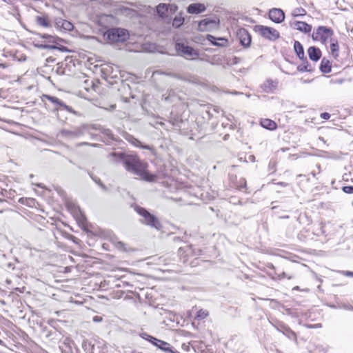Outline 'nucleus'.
Segmentation results:
<instances>
[{"label": "nucleus", "instance_id": "1", "mask_svg": "<svg viewBox=\"0 0 353 353\" xmlns=\"http://www.w3.org/2000/svg\"><path fill=\"white\" fill-rule=\"evenodd\" d=\"M108 157L112 161L122 162L127 171L139 176L145 181H152L154 179V176L147 171V163L142 161L135 154L112 152Z\"/></svg>", "mask_w": 353, "mask_h": 353}, {"label": "nucleus", "instance_id": "46", "mask_svg": "<svg viewBox=\"0 0 353 353\" xmlns=\"http://www.w3.org/2000/svg\"><path fill=\"white\" fill-rule=\"evenodd\" d=\"M115 107H116L115 105H110V110H114L115 108Z\"/></svg>", "mask_w": 353, "mask_h": 353}, {"label": "nucleus", "instance_id": "11", "mask_svg": "<svg viewBox=\"0 0 353 353\" xmlns=\"http://www.w3.org/2000/svg\"><path fill=\"white\" fill-rule=\"evenodd\" d=\"M200 252V250L194 249L192 245H188L184 248H180L179 249V254L182 258L183 263L188 261V257L189 256L199 255Z\"/></svg>", "mask_w": 353, "mask_h": 353}, {"label": "nucleus", "instance_id": "18", "mask_svg": "<svg viewBox=\"0 0 353 353\" xmlns=\"http://www.w3.org/2000/svg\"><path fill=\"white\" fill-rule=\"evenodd\" d=\"M206 39L208 41L211 42L212 45L219 47H225L228 43V39L224 37L216 38L210 34H208Z\"/></svg>", "mask_w": 353, "mask_h": 353}, {"label": "nucleus", "instance_id": "25", "mask_svg": "<svg viewBox=\"0 0 353 353\" xmlns=\"http://www.w3.org/2000/svg\"><path fill=\"white\" fill-rule=\"evenodd\" d=\"M330 51L333 57L335 59L339 56V47L338 41L335 39H332L330 41Z\"/></svg>", "mask_w": 353, "mask_h": 353}, {"label": "nucleus", "instance_id": "31", "mask_svg": "<svg viewBox=\"0 0 353 353\" xmlns=\"http://www.w3.org/2000/svg\"><path fill=\"white\" fill-rule=\"evenodd\" d=\"M208 314L209 313L207 310L201 309L197 312L195 319L197 320H203L205 319Z\"/></svg>", "mask_w": 353, "mask_h": 353}, {"label": "nucleus", "instance_id": "33", "mask_svg": "<svg viewBox=\"0 0 353 353\" xmlns=\"http://www.w3.org/2000/svg\"><path fill=\"white\" fill-rule=\"evenodd\" d=\"M343 191L347 194H352L353 186H344L343 187Z\"/></svg>", "mask_w": 353, "mask_h": 353}, {"label": "nucleus", "instance_id": "22", "mask_svg": "<svg viewBox=\"0 0 353 353\" xmlns=\"http://www.w3.org/2000/svg\"><path fill=\"white\" fill-rule=\"evenodd\" d=\"M307 53L310 59L314 61L319 60L321 56V50L314 46L310 47L307 50Z\"/></svg>", "mask_w": 353, "mask_h": 353}, {"label": "nucleus", "instance_id": "35", "mask_svg": "<svg viewBox=\"0 0 353 353\" xmlns=\"http://www.w3.org/2000/svg\"><path fill=\"white\" fill-rule=\"evenodd\" d=\"M41 37L42 38H43V39H50V42L54 43V38L52 36L50 35V34H43Z\"/></svg>", "mask_w": 353, "mask_h": 353}, {"label": "nucleus", "instance_id": "19", "mask_svg": "<svg viewBox=\"0 0 353 353\" xmlns=\"http://www.w3.org/2000/svg\"><path fill=\"white\" fill-rule=\"evenodd\" d=\"M205 10V6L203 3H192L188 6L187 11L190 14H199Z\"/></svg>", "mask_w": 353, "mask_h": 353}, {"label": "nucleus", "instance_id": "43", "mask_svg": "<svg viewBox=\"0 0 353 353\" xmlns=\"http://www.w3.org/2000/svg\"><path fill=\"white\" fill-rule=\"evenodd\" d=\"M165 101H172V100H171V97H170V95L165 97Z\"/></svg>", "mask_w": 353, "mask_h": 353}, {"label": "nucleus", "instance_id": "49", "mask_svg": "<svg viewBox=\"0 0 353 353\" xmlns=\"http://www.w3.org/2000/svg\"><path fill=\"white\" fill-rule=\"evenodd\" d=\"M282 218H283V219H288V218H289V216H283Z\"/></svg>", "mask_w": 353, "mask_h": 353}, {"label": "nucleus", "instance_id": "17", "mask_svg": "<svg viewBox=\"0 0 353 353\" xmlns=\"http://www.w3.org/2000/svg\"><path fill=\"white\" fill-rule=\"evenodd\" d=\"M277 81L268 79L261 85V88L266 93H272L277 88Z\"/></svg>", "mask_w": 353, "mask_h": 353}, {"label": "nucleus", "instance_id": "45", "mask_svg": "<svg viewBox=\"0 0 353 353\" xmlns=\"http://www.w3.org/2000/svg\"><path fill=\"white\" fill-rule=\"evenodd\" d=\"M321 327V325L320 324H317V325H310V327Z\"/></svg>", "mask_w": 353, "mask_h": 353}, {"label": "nucleus", "instance_id": "34", "mask_svg": "<svg viewBox=\"0 0 353 353\" xmlns=\"http://www.w3.org/2000/svg\"><path fill=\"white\" fill-rule=\"evenodd\" d=\"M279 279H281L283 278H287L288 279H292L293 278V276L289 275L288 276L285 272H283L281 274H279L277 275Z\"/></svg>", "mask_w": 353, "mask_h": 353}, {"label": "nucleus", "instance_id": "55", "mask_svg": "<svg viewBox=\"0 0 353 353\" xmlns=\"http://www.w3.org/2000/svg\"><path fill=\"white\" fill-rule=\"evenodd\" d=\"M2 343V341L0 339V344Z\"/></svg>", "mask_w": 353, "mask_h": 353}, {"label": "nucleus", "instance_id": "36", "mask_svg": "<svg viewBox=\"0 0 353 353\" xmlns=\"http://www.w3.org/2000/svg\"><path fill=\"white\" fill-rule=\"evenodd\" d=\"M330 117V114L327 112H323V113H321V118H322L323 119H329Z\"/></svg>", "mask_w": 353, "mask_h": 353}, {"label": "nucleus", "instance_id": "9", "mask_svg": "<svg viewBox=\"0 0 353 353\" xmlns=\"http://www.w3.org/2000/svg\"><path fill=\"white\" fill-rule=\"evenodd\" d=\"M68 208L79 224H85L86 217L78 205L73 203H68Z\"/></svg>", "mask_w": 353, "mask_h": 353}, {"label": "nucleus", "instance_id": "26", "mask_svg": "<svg viewBox=\"0 0 353 353\" xmlns=\"http://www.w3.org/2000/svg\"><path fill=\"white\" fill-rule=\"evenodd\" d=\"M294 48L299 59H303L305 57V54L302 44L299 41H296L294 43Z\"/></svg>", "mask_w": 353, "mask_h": 353}, {"label": "nucleus", "instance_id": "6", "mask_svg": "<svg viewBox=\"0 0 353 353\" xmlns=\"http://www.w3.org/2000/svg\"><path fill=\"white\" fill-rule=\"evenodd\" d=\"M256 30L263 37L270 41H274L279 37V32L273 28L264 26H256Z\"/></svg>", "mask_w": 353, "mask_h": 353}, {"label": "nucleus", "instance_id": "44", "mask_svg": "<svg viewBox=\"0 0 353 353\" xmlns=\"http://www.w3.org/2000/svg\"><path fill=\"white\" fill-rule=\"evenodd\" d=\"M3 1L5 2H7V3H12L14 0H3Z\"/></svg>", "mask_w": 353, "mask_h": 353}, {"label": "nucleus", "instance_id": "24", "mask_svg": "<svg viewBox=\"0 0 353 353\" xmlns=\"http://www.w3.org/2000/svg\"><path fill=\"white\" fill-rule=\"evenodd\" d=\"M261 125L263 128L270 130H274L277 128L276 123L274 121L269 119H261Z\"/></svg>", "mask_w": 353, "mask_h": 353}, {"label": "nucleus", "instance_id": "7", "mask_svg": "<svg viewBox=\"0 0 353 353\" xmlns=\"http://www.w3.org/2000/svg\"><path fill=\"white\" fill-rule=\"evenodd\" d=\"M219 19L214 17L212 19H204L199 23V30L202 32L212 31L219 28Z\"/></svg>", "mask_w": 353, "mask_h": 353}, {"label": "nucleus", "instance_id": "50", "mask_svg": "<svg viewBox=\"0 0 353 353\" xmlns=\"http://www.w3.org/2000/svg\"><path fill=\"white\" fill-rule=\"evenodd\" d=\"M310 81L304 80V81H303V83H308V82H310Z\"/></svg>", "mask_w": 353, "mask_h": 353}, {"label": "nucleus", "instance_id": "8", "mask_svg": "<svg viewBox=\"0 0 353 353\" xmlns=\"http://www.w3.org/2000/svg\"><path fill=\"white\" fill-rule=\"evenodd\" d=\"M148 338H146L147 340H148L150 342H151L152 344H154L155 346L158 347L159 349L163 350L165 353H180L179 351L174 350L170 343L157 339L153 336L147 335Z\"/></svg>", "mask_w": 353, "mask_h": 353}, {"label": "nucleus", "instance_id": "23", "mask_svg": "<svg viewBox=\"0 0 353 353\" xmlns=\"http://www.w3.org/2000/svg\"><path fill=\"white\" fill-rule=\"evenodd\" d=\"M125 139L128 140V141H129L130 143H132L136 147L141 148L143 149H146L149 150H152V148L151 146L142 144L140 141H139L132 135H127Z\"/></svg>", "mask_w": 353, "mask_h": 353}, {"label": "nucleus", "instance_id": "16", "mask_svg": "<svg viewBox=\"0 0 353 353\" xmlns=\"http://www.w3.org/2000/svg\"><path fill=\"white\" fill-rule=\"evenodd\" d=\"M290 26L304 33H310L312 30V26L303 21H292L290 22Z\"/></svg>", "mask_w": 353, "mask_h": 353}, {"label": "nucleus", "instance_id": "2", "mask_svg": "<svg viewBox=\"0 0 353 353\" xmlns=\"http://www.w3.org/2000/svg\"><path fill=\"white\" fill-rule=\"evenodd\" d=\"M134 210L141 216L140 221L151 228H155L156 230H160L161 224L159 220L153 214L148 212L145 208L135 206Z\"/></svg>", "mask_w": 353, "mask_h": 353}, {"label": "nucleus", "instance_id": "48", "mask_svg": "<svg viewBox=\"0 0 353 353\" xmlns=\"http://www.w3.org/2000/svg\"><path fill=\"white\" fill-rule=\"evenodd\" d=\"M232 94H242L241 92H232Z\"/></svg>", "mask_w": 353, "mask_h": 353}, {"label": "nucleus", "instance_id": "42", "mask_svg": "<svg viewBox=\"0 0 353 353\" xmlns=\"http://www.w3.org/2000/svg\"><path fill=\"white\" fill-rule=\"evenodd\" d=\"M277 185L285 187V186H287V185H288V183H284V182H279V183H277Z\"/></svg>", "mask_w": 353, "mask_h": 353}, {"label": "nucleus", "instance_id": "47", "mask_svg": "<svg viewBox=\"0 0 353 353\" xmlns=\"http://www.w3.org/2000/svg\"><path fill=\"white\" fill-rule=\"evenodd\" d=\"M8 267L9 268H12V269H14V268L12 267V264H11V263H8Z\"/></svg>", "mask_w": 353, "mask_h": 353}, {"label": "nucleus", "instance_id": "37", "mask_svg": "<svg viewBox=\"0 0 353 353\" xmlns=\"http://www.w3.org/2000/svg\"><path fill=\"white\" fill-rule=\"evenodd\" d=\"M343 274L347 276H353V272L350 271H344Z\"/></svg>", "mask_w": 353, "mask_h": 353}, {"label": "nucleus", "instance_id": "10", "mask_svg": "<svg viewBox=\"0 0 353 353\" xmlns=\"http://www.w3.org/2000/svg\"><path fill=\"white\" fill-rule=\"evenodd\" d=\"M43 98L48 99L54 105L55 110H64L69 112H73L72 108L70 106L65 104L62 101L56 97L45 94L43 95Z\"/></svg>", "mask_w": 353, "mask_h": 353}, {"label": "nucleus", "instance_id": "3", "mask_svg": "<svg viewBox=\"0 0 353 353\" xmlns=\"http://www.w3.org/2000/svg\"><path fill=\"white\" fill-rule=\"evenodd\" d=\"M333 34L334 31L332 28L321 26L314 30L312 38L315 41L326 45L332 39Z\"/></svg>", "mask_w": 353, "mask_h": 353}, {"label": "nucleus", "instance_id": "28", "mask_svg": "<svg viewBox=\"0 0 353 353\" xmlns=\"http://www.w3.org/2000/svg\"><path fill=\"white\" fill-rule=\"evenodd\" d=\"M168 6L165 3H159L157 6V13L163 17L165 15L166 12H168Z\"/></svg>", "mask_w": 353, "mask_h": 353}, {"label": "nucleus", "instance_id": "40", "mask_svg": "<svg viewBox=\"0 0 353 353\" xmlns=\"http://www.w3.org/2000/svg\"><path fill=\"white\" fill-rule=\"evenodd\" d=\"M91 145L92 146H96L97 145V144H90V143H87V142H82V143L78 144V145Z\"/></svg>", "mask_w": 353, "mask_h": 353}, {"label": "nucleus", "instance_id": "52", "mask_svg": "<svg viewBox=\"0 0 353 353\" xmlns=\"http://www.w3.org/2000/svg\"><path fill=\"white\" fill-rule=\"evenodd\" d=\"M294 290H298V289H299V287H298V286H297V287H295V288H294Z\"/></svg>", "mask_w": 353, "mask_h": 353}, {"label": "nucleus", "instance_id": "20", "mask_svg": "<svg viewBox=\"0 0 353 353\" xmlns=\"http://www.w3.org/2000/svg\"><path fill=\"white\" fill-rule=\"evenodd\" d=\"M35 22L37 25L43 28H47L51 27V21L48 17L45 14L37 16L35 17Z\"/></svg>", "mask_w": 353, "mask_h": 353}, {"label": "nucleus", "instance_id": "15", "mask_svg": "<svg viewBox=\"0 0 353 353\" xmlns=\"http://www.w3.org/2000/svg\"><path fill=\"white\" fill-rule=\"evenodd\" d=\"M83 134V132L79 128H75L73 130H62L60 132V136L67 140H73Z\"/></svg>", "mask_w": 353, "mask_h": 353}, {"label": "nucleus", "instance_id": "51", "mask_svg": "<svg viewBox=\"0 0 353 353\" xmlns=\"http://www.w3.org/2000/svg\"><path fill=\"white\" fill-rule=\"evenodd\" d=\"M37 186H39V187H41V188H42V187H43V186L41 185V184H37Z\"/></svg>", "mask_w": 353, "mask_h": 353}, {"label": "nucleus", "instance_id": "32", "mask_svg": "<svg viewBox=\"0 0 353 353\" xmlns=\"http://www.w3.org/2000/svg\"><path fill=\"white\" fill-rule=\"evenodd\" d=\"M292 14L294 17H301L306 14V11L302 8H296L292 10Z\"/></svg>", "mask_w": 353, "mask_h": 353}, {"label": "nucleus", "instance_id": "29", "mask_svg": "<svg viewBox=\"0 0 353 353\" xmlns=\"http://www.w3.org/2000/svg\"><path fill=\"white\" fill-rule=\"evenodd\" d=\"M299 72H312L313 68L308 63H303L297 67Z\"/></svg>", "mask_w": 353, "mask_h": 353}, {"label": "nucleus", "instance_id": "54", "mask_svg": "<svg viewBox=\"0 0 353 353\" xmlns=\"http://www.w3.org/2000/svg\"><path fill=\"white\" fill-rule=\"evenodd\" d=\"M133 353H142V352H134Z\"/></svg>", "mask_w": 353, "mask_h": 353}, {"label": "nucleus", "instance_id": "14", "mask_svg": "<svg viewBox=\"0 0 353 353\" xmlns=\"http://www.w3.org/2000/svg\"><path fill=\"white\" fill-rule=\"evenodd\" d=\"M269 18L276 23H280L285 19V14L280 8H272L269 11Z\"/></svg>", "mask_w": 353, "mask_h": 353}, {"label": "nucleus", "instance_id": "27", "mask_svg": "<svg viewBox=\"0 0 353 353\" xmlns=\"http://www.w3.org/2000/svg\"><path fill=\"white\" fill-rule=\"evenodd\" d=\"M320 70L323 73H329L331 72V64L330 61L323 58L321 60Z\"/></svg>", "mask_w": 353, "mask_h": 353}, {"label": "nucleus", "instance_id": "39", "mask_svg": "<svg viewBox=\"0 0 353 353\" xmlns=\"http://www.w3.org/2000/svg\"><path fill=\"white\" fill-rule=\"evenodd\" d=\"M41 48H44V49H50V48H54V46H49V45H41Z\"/></svg>", "mask_w": 353, "mask_h": 353}, {"label": "nucleus", "instance_id": "41", "mask_svg": "<svg viewBox=\"0 0 353 353\" xmlns=\"http://www.w3.org/2000/svg\"><path fill=\"white\" fill-rule=\"evenodd\" d=\"M232 59H233V62H232V63H234V64H236V63H239V58H237V57H234Z\"/></svg>", "mask_w": 353, "mask_h": 353}, {"label": "nucleus", "instance_id": "13", "mask_svg": "<svg viewBox=\"0 0 353 353\" xmlns=\"http://www.w3.org/2000/svg\"><path fill=\"white\" fill-rule=\"evenodd\" d=\"M55 28L61 31H71L74 28L73 24L69 21L57 17L54 19Z\"/></svg>", "mask_w": 353, "mask_h": 353}, {"label": "nucleus", "instance_id": "5", "mask_svg": "<svg viewBox=\"0 0 353 353\" xmlns=\"http://www.w3.org/2000/svg\"><path fill=\"white\" fill-rule=\"evenodd\" d=\"M175 48L177 52L186 59H196L199 57V53L196 50L183 43H176Z\"/></svg>", "mask_w": 353, "mask_h": 353}, {"label": "nucleus", "instance_id": "53", "mask_svg": "<svg viewBox=\"0 0 353 353\" xmlns=\"http://www.w3.org/2000/svg\"><path fill=\"white\" fill-rule=\"evenodd\" d=\"M246 96H247L248 97H250V94H246Z\"/></svg>", "mask_w": 353, "mask_h": 353}, {"label": "nucleus", "instance_id": "38", "mask_svg": "<svg viewBox=\"0 0 353 353\" xmlns=\"http://www.w3.org/2000/svg\"><path fill=\"white\" fill-rule=\"evenodd\" d=\"M93 321L94 322H101L102 321V318L101 316H95L93 318Z\"/></svg>", "mask_w": 353, "mask_h": 353}, {"label": "nucleus", "instance_id": "30", "mask_svg": "<svg viewBox=\"0 0 353 353\" xmlns=\"http://www.w3.org/2000/svg\"><path fill=\"white\" fill-rule=\"evenodd\" d=\"M184 22V18L180 14L174 17L172 21V26L175 28H179L183 25Z\"/></svg>", "mask_w": 353, "mask_h": 353}, {"label": "nucleus", "instance_id": "12", "mask_svg": "<svg viewBox=\"0 0 353 353\" xmlns=\"http://www.w3.org/2000/svg\"><path fill=\"white\" fill-rule=\"evenodd\" d=\"M236 37L241 46L248 48L251 43V36L245 28H240L236 32Z\"/></svg>", "mask_w": 353, "mask_h": 353}, {"label": "nucleus", "instance_id": "4", "mask_svg": "<svg viewBox=\"0 0 353 353\" xmlns=\"http://www.w3.org/2000/svg\"><path fill=\"white\" fill-rule=\"evenodd\" d=\"M105 38L112 42H123L128 39V32L126 30L122 28H112L108 30L104 34Z\"/></svg>", "mask_w": 353, "mask_h": 353}, {"label": "nucleus", "instance_id": "21", "mask_svg": "<svg viewBox=\"0 0 353 353\" xmlns=\"http://www.w3.org/2000/svg\"><path fill=\"white\" fill-rule=\"evenodd\" d=\"M277 330L282 332L290 339H293L294 341L296 340V334L289 327L285 325H280L279 327H277Z\"/></svg>", "mask_w": 353, "mask_h": 353}]
</instances>
